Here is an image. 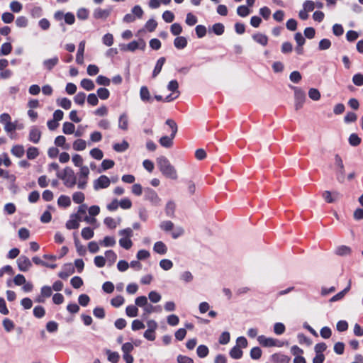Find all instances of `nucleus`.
<instances>
[{
    "mask_svg": "<svg viewBox=\"0 0 363 363\" xmlns=\"http://www.w3.org/2000/svg\"><path fill=\"white\" fill-rule=\"evenodd\" d=\"M157 164L160 171L165 177L172 180L177 179V172L167 157L164 156L157 157Z\"/></svg>",
    "mask_w": 363,
    "mask_h": 363,
    "instance_id": "obj_1",
    "label": "nucleus"
},
{
    "mask_svg": "<svg viewBox=\"0 0 363 363\" xmlns=\"http://www.w3.org/2000/svg\"><path fill=\"white\" fill-rule=\"evenodd\" d=\"M57 177L62 180L67 188H73L77 184V177L73 169L69 167H66L61 172H57Z\"/></svg>",
    "mask_w": 363,
    "mask_h": 363,
    "instance_id": "obj_2",
    "label": "nucleus"
},
{
    "mask_svg": "<svg viewBox=\"0 0 363 363\" xmlns=\"http://www.w3.org/2000/svg\"><path fill=\"white\" fill-rule=\"evenodd\" d=\"M167 89L172 91V94L166 96L164 102H170L179 96V84L177 80H171L167 86Z\"/></svg>",
    "mask_w": 363,
    "mask_h": 363,
    "instance_id": "obj_3",
    "label": "nucleus"
},
{
    "mask_svg": "<svg viewBox=\"0 0 363 363\" xmlns=\"http://www.w3.org/2000/svg\"><path fill=\"white\" fill-rule=\"evenodd\" d=\"M145 199L148 201L152 206H158L161 203V199L157 193L151 188H146L145 189Z\"/></svg>",
    "mask_w": 363,
    "mask_h": 363,
    "instance_id": "obj_4",
    "label": "nucleus"
},
{
    "mask_svg": "<svg viewBox=\"0 0 363 363\" xmlns=\"http://www.w3.org/2000/svg\"><path fill=\"white\" fill-rule=\"evenodd\" d=\"M335 164L337 167V180L342 183L345 180V167L341 157L339 155H335Z\"/></svg>",
    "mask_w": 363,
    "mask_h": 363,
    "instance_id": "obj_5",
    "label": "nucleus"
},
{
    "mask_svg": "<svg viewBox=\"0 0 363 363\" xmlns=\"http://www.w3.org/2000/svg\"><path fill=\"white\" fill-rule=\"evenodd\" d=\"M111 184V179L106 175H101L99 178L93 182V187L95 191L101 189H106Z\"/></svg>",
    "mask_w": 363,
    "mask_h": 363,
    "instance_id": "obj_6",
    "label": "nucleus"
},
{
    "mask_svg": "<svg viewBox=\"0 0 363 363\" xmlns=\"http://www.w3.org/2000/svg\"><path fill=\"white\" fill-rule=\"evenodd\" d=\"M294 99H295V108L296 110L300 109L306 100V94L301 89L294 88Z\"/></svg>",
    "mask_w": 363,
    "mask_h": 363,
    "instance_id": "obj_7",
    "label": "nucleus"
},
{
    "mask_svg": "<svg viewBox=\"0 0 363 363\" xmlns=\"http://www.w3.org/2000/svg\"><path fill=\"white\" fill-rule=\"evenodd\" d=\"M17 265L20 271L27 272L32 267V263L28 257L24 255H21L17 259Z\"/></svg>",
    "mask_w": 363,
    "mask_h": 363,
    "instance_id": "obj_8",
    "label": "nucleus"
},
{
    "mask_svg": "<svg viewBox=\"0 0 363 363\" xmlns=\"http://www.w3.org/2000/svg\"><path fill=\"white\" fill-rule=\"evenodd\" d=\"M140 99V100L145 103H152L153 98L151 96L150 92L147 86H142L140 89L139 91Z\"/></svg>",
    "mask_w": 363,
    "mask_h": 363,
    "instance_id": "obj_9",
    "label": "nucleus"
},
{
    "mask_svg": "<svg viewBox=\"0 0 363 363\" xmlns=\"http://www.w3.org/2000/svg\"><path fill=\"white\" fill-rule=\"evenodd\" d=\"M145 47V43L143 40H140V42L132 41L127 45H123L121 46L122 50H129L131 52L135 51V50L140 48L144 49Z\"/></svg>",
    "mask_w": 363,
    "mask_h": 363,
    "instance_id": "obj_10",
    "label": "nucleus"
},
{
    "mask_svg": "<svg viewBox=\"0 0 363 363\" xmlns=\"http://www.w3.org/2000/svg\"><path fill=\"white\" fill-rule=\"evenodd\" d=\"M81 216L78 214H72L66 223V228L69 230L77 229L79 227Z\"/></svg>",
    "mask_w": 363,
    "mask_h": 363,
    "instance_id": "obj_11",
    "label": "nucleus"
},
{
    "mask_svg": "<svg viewBox=\"0 0 363 363\" xmlns=\"http://www.w3.org/2000/svg\"><path fill=\"white\" fill-rule=\"evenodd\" d=\"M74 272V267L71 263H67L63 265L62 271L58 274L59 277L61 279H67Z\"/></svg>",
    "mask_w": 363,
    "mask_h": 363,
    "instance_id": "obj_12",
    "label": "nucleus"
},
{
    "mask_svg": "<svg viewBox=\"0 0 363 363\" xmlns=\"http://www.w3.org/2000/svg\"><path fill=\"white\" fill-rule=\"evenodd\" d=\"M52 294V289L49 286H43L40 289V295L36 298V301L38 303H43L46 298L51 296Z\"/></svg>",
    "mask_w": 363,
    "mask_h": 363,
    "instance_id": "obj_13",
    "label": "nucleus"
},
{
    "mask_svg": "<svg viewBox=\"0 0 363 363\" xmlns=\"http://www.w3.org/2000/svg\"><path fill=\"white\" fill-rule=\"evenodd\" d=\"M322 196L327 203H331L337 201L341 196V194L338 191H325Z\"/></svg>",
    "mask_w": 363,
    "mask_h": 363,
    "instance_id": "obj_14",
    "label": "nucleus"
},
{
    "mask_svg": "<svg viewBox=\"0 0 363 363\" xmlns=\"http://www.w3.org/2000/svg\"><path fill=\"white\" fill-rule=\"evenodd\" d=\"M258 342L264 347H274L277 345V340L272 337H267L264 335L257 337Z\"/></svg>",
    "mask_w": 363,
    "mask_h": 363,
    "instance_id": "obj_15",
    "label": "nucleus"
},
{
    "mask_svg": "<svg viewBox=\"0 0 363 363\" xmlns=\"http://www.w3.org/2000/svg\"><path fill=\"white\" fill-rule=\"evenodd\" d=\"M111 12V8L106 9L97 8L94 11L93 16L96 19H106L110 16Z\"/></svg>",
    "mask_w": 363,
    "mask_h": 363,
    "instance_id": "obj_16",
    "label": "nucleus"
},
{
    "mask_svg": "<svg viewBox=\"0 0 363 363\" xmlns=\"http://www.w3.org/2000/svg\"><path fill=\"white\" fill-rule=\"evenodd\" d=\"M59 62V58L57 56H54L52 58L45 60L43 62V67L47 70H52Z\"/></svg>",
    "mask_w": 363,
    "mask_h": 363,
    "instance_id": "obj_17",
    "label": "nucleus"
},
{
    "mask_svg": "<svg viewBox=\"0 0 363 363\" xmlns=\"http://www.w3.org/2000/svg\"><path fill=\"white\" fill-rule=\"evenodd\" d=\"M85 50V41H81L79 44L78 50L76 56V62L79 65L84 63V53Z\"/></svg>",
    "mask_w": 363,
    "mask_h": 363,
    "instance_id": "obj_18",
    "label": "nucleus"
},
{
    "mask_svg": "<svg viewBox=\"0 0 363 363\" xmlns=\"http://www.w3.org/2000/svg\"><path fill=\"white\" fill-rule=\"evenodd\" d=\"M41 137V132L39 129L35 127H33L30 129L29 132V140L33 142V143H38Z\"/></svg>",
    "mask_w": 363,
    "mask_h": 363,
    "instance_id": "obj_19",
    "label": "nucleus"
},
{
    "mask_svg": "<svg viewBox=\"0 0 363 363\" xmlns=\"http://www.w3.org/2000/svg\"><path fill=\"white\" fill-rule=\"evenodd\" d=\"M176 208V204L174 201L169 200L165 205V213L167 216L173 218L174 216V212Z\"/></svg>",
    "mask_w": 363,
    "mask_h": 363,
    "instance_id": "obj_20",
    "label": "nucleus"
},
{
    "mask_svg": "<svg viewBox=\"0 0 363 363\" xmlns=\"http://www.w3.org/2000/svg\"><path fill=\"white\" fill-rule=\"evenodd\" d=\"M154 251L160 255H165L167 252L166 245L162 241H157L155 243L153 247Z\"/></svg>",
    "mask_w": 363,
    "mask_h": 363,
    "instance_id": "obj_21",
    "label": "nucleus"
},
{
    "mask_svg": "<svg viewBox=\"0 0 363 363\" xmlns=\"http://www.w3.org/2000/svg\"><path fill=\"white\" fill-rule=\"evenodd\" d=\"M335 252L339 256H348L351 254L352 250L349 246L340 245L336 247Z\"/></svg>",
    "mask_w": 363,
    "mask_h": 363,
    "instance_id": "obj_22",
    "label": "nucleus"
},
{
    "mask_svg": "<svg viewBox=\"0 0 363 363\" xmlns=\"http://www.w3.org/2000/svg\"><path fill=\"white\" fill-rule=\"evenodd\" d=\"M165 61L166 60L164 57H162L157 60L152 72L153 78H155L160 73Z\"/></svg>",
    "mask_w": 363,
    "mask_h": 363,
    "instance_id": "obj_23",
    "label": "nucleus"
},
{
    "mask_svg": "<svg viewBox=\"0 0 363 363\" xmlns=\"http://www.w3.org/2000/svg\"><path fill=\"white\" fill-rule=\"evenodd\" d=\"M252 39L257 43L265 46L268 43V38L266 35L258 33L252 35Z\"/></svg>",
    "mask_w": 363,
    "mask_h": 363,
    "instance_id": "obj_24",
    "label": "nucleus"
},
{
    "mask_svg": "<svg viewBox=\"0 0 363 363\" xmlns=\"http://www.w3.org/2000/svg\"><path fill=\"white\" fill-rule=\"evenodd\" d=\"M274 363H289L290 357L283 354H274L272 356Z\"/></svg>",
    "mask_w": 363,
    "mask_h": 363,
    "instance_id": "obj_25",
    "label": "nucleus"
},
{
    "mask_svg": "<svg viewBox=\"0 0 363 363\" xmlns=\"http://www.w3.org/2000/svg\"><path fill=\"white\" fill-rule=\"evenodd\" d=\"M174 138V137H172L171 135L169 136H162L159 142L162 147L169 148L173 145Z\"/></svg>",
    "mask_w": 363,
    "mask_h": 363,
    "instance_id": "obj_26",
    "label": "nucleus"
},
{
    "mask_svg": "<svg viewBox=\"0 0 363 363\" xmlns=\"http://www.w3.org/2000/svg\"><path fill=\"white\" fill-rule=\"evenodd\" d=\"M174 45L177 49H184L187 45V40L183 36L177 37L174 40Z\"/></svg>",
    "mask_w": 363,
    "mask_h": 363,
    "instance_id": "obj_27",
    "label": "nucleus"
},
{
    "mask_svg": "<svg viewBox=\"0 0 363 363\" xmlns=\"http://www.w3.org/2000/svg\"><path fill=\"white\" fill-rule=\"evenodd\" d=\"M118 128L123 130H126L128 128V118L126 113H123L118 119Z\"/></svg>",
    "mask_w": 363,
    "mask_h": 363,
    "instance_id": "obj_28",
    "label": "nucleus"
},
{
    "mask_svg": "<svg viewBox=\"0 0 363 363\" xmlns=\"http://www.w3.org/2000/svg\"><path fill=\"white\" fill-rule=\"evenodd\" d=\"M80 85L86 91H91L95 88L94 83L89 79H83L80 82Z\"/></svg>",
    "mask_w": 363,
    "mask_h": 363,
    "instance_id": "obj_29",
    "label": "nucleus"
},
{
    "mask_svg": "<svg viewBox=\"0 0 363 363\" xmlns=\"http://www.w3.org/2000/svg\"><path fill=\"white\" fill-rule=\"evenodd\" d=\"M104 224L111 229H114L121 222V218H118V220H116L114 218L111 217H106L104 220Z\"/></svg>",
    "mask_w": 363,
    "mask_h": 363,
    "instance_id": "obj_30",
    "label": "nucleus"
},
{
    "mask_svg": "<svg viewBox=\"0 0 363 363\" xmlns=\"http://www.w3.org/2000/svg\"><path fill=\"white\" fill-rule=\"evenodd\" d=\"M86 143L82 139H77L73 143V149L76 151H82L86 149Z\"/></svg>",
    "mask_w": 363,
    "mask_h": 363,
    "instance_id": "obj_31",
    "label": "nucleus"
},
{
    "mask_svg": "<svg viewBox=\"0 0 363 363\" xmlns=\"http://www.w3.org/2000/svg\"><path fill=\"white\" fill-rule=\"evenodd\" d=\"M242 351L239 347L234 346L230 351V356L235 359H240L242 356Z\"/></svg>",
    "mask_w": 363,
    "mask_h": 363,
    "instance_id": "obj_32",
    "label": "nucleus"
},
{
    "mask_svg": "<svg viewBox=\"0 0 363 363\" xmlns=\"http://www.w3.org/2000/svg\"><path fill=\"white\" fill-rule=\"evenodd\" d=\"M160 228L164 232H169L174 229V223L170 220H163L160 223Z\"/></svg>",
    "mask_w": 363,
    "mask_h": 363,
    "instance_id": "obj_33",
    "label": "nucleus"
},
{
    "mask_svg": "<svg viewBox=\"0 0 363 363\" xmlns=\"http://www.w3.org/2000/svg\"><path fill=\"white\" fill-rule=\"evenodd\" d=\"M57 204L60 206L68 207L71 204L70 198L68 196L61 195L57 199Z\"/></svg>",
    "mask_w": 363,
    "mask_h": 363,
    "instance_id": "obj_34",
    "label": "nucleus"
},
{
    "mask_svg": "<svg viewBox=\"0 0 363 363\" xmlns=\"http://www.w3.org/2000/svg\"><path fill=\"white\" fill-rule=\"evenodd\" d=\"M125 313L129 317H136L138 314V309L135 305H129L125 308Z\"/></svg>",
    "mask_w": 363,
    "mask_h": 363,
    "instance_id": "obj_35",
    "label": "nucleus"
},
{
    "mask_svg": "<svg viewBox=\"0 0 363 363\" xmlns=\"http://www.w3.org/2000/svg\"><path fill=\"white\" fill-rule=\"evenodd\" d=\"M11 152L13 155L20 158V157H23L25 151H24V147L22 145H16L12 147Z\"/></svg>",
    "mask_w": 363,
    "mask_h": 363,
    "instance_id": "obj_36",
    "label": "nucleus"
},
{
    "mask_svg": "<svg viewBox=\"0 0 363 363\" xmlns=\"http://www.w3.org/2000/svg\"><path fill=\"white\" fill-rule=\"evenodd\" d=\"M106 353L108 355V360L113 363H117L120 359V355L117 352H112L110 350H106Z\"/></svg>",
    "mask_w": 363,
    "mask_h": 363,
    "instance_id": "obj_37",
    "label": "nucleus"
},
{
    "mask_svg": "<svg viewBox=\"0 0 363 363\" xmlns=\"http://www.w3.org/2000/svg\"><path fill=\"white\" fill-rule=\"evenodd\" d=\"M180 280L184 283H190L194 279V276L189 271L183 272L179 276Z\"/></svg>",
    "mask_w": 363,
    "mask_h": 363,
    "instance_id": "obj_38",
    "label": "nucleus"
},
{
    "mask_svg": "<svg viewBox=\"0 0 363 363\" xmlns=\"http://www.w3.org/2000/svg\"><path fill=\"white\" fill-rule=\"evenodd\" d=\"M99 244L104 247H113L116 245V240L113 237L106 236L99 242Z\"/></svg>",
    "mask_w": 363,
    "mask_h": 363,
    "instance_id": "obj_39",
    "label": "nucleus"
},
{
    "mask_svg": "<svg viewBox=\"0 0 363 363\" xmlns=\"http://www.w3.org/2000/svg\"><path fill=\"white\" fill-rule=\"evenodd\" d=\"M57 103L60 106L66 110L69 109L72 106V102L67 98L58 99Z\"/></svg>",
    "mask_w": 363,
    "mask_h": 363,
    "instance_id": "obj_40",
    "label": "nucleus"
},
{
    "mask_svg": "<svg viewBox=\"0 0 363 363\" xmlns=\"http://www.w3.org/2000/svg\"><path fill=\"white\" fill-rule=\"evenodd\" d=\"M128 147H129L128 143L125 140H123L121 143H116L113 145V149L116 152H122L125 151L128 148Z\"/></svg>",
    "mask_w": 363,
    "mask_h": 363,
    "instance_id": "obj_41",
    "label": "nucleus"
},
{
    "mask_svg": "<svg viewBox=\"0 0 363 363\" xmlns=\"http://www.w3.org/2000/svg\"><path fill=\"white\" fill-rule=\"evenodd\" d=\"M209 350L207 346L201 345L197 347V355L201 358H204L208 354Z\"/></svg>",
    "mask_w": 363,
    "mask_h": 363,
    "instance_id": "obj_42",
    "label": "nucleus"
},
{
    "mask_svg": "<svg viewBox=\"0 0 363 363\" xmlns=\"http://www.w3.org/2000/svg\"><path fill=\"white\" fill-rule=\"evenodd\" d=\"M119 245L121 247L125 250H129L133 246V242L130 238H121L119 240Z\"/></svg>",
    "mask_w": 363,
    "mask_h": 363,
    "instance_id": "obj_43",
    "label": "nucleus"
},
{
    "mask_svg": "<svg viewBox=\"0 0 363 363\" xmlns=\"http://www.w3.org/2000/svg\"><path fill=\"white\" fill-rule=\"evenodd\" d=\"M75 126L70 122H65L63 124L62 131L65 134H72L74 133Z\"/></svg>",
    "mask_w": 363,
    "mask_h": 363,
    "instance_id": "obj_44",
    "label": "nucleus"
},
{
    "mask_svg": "<svg viewBox=\"0 0 363 363\" xmlns=\"http://www.w3.org/2000/svg\"><path fill=\"white\" fill-rule=\"evenodd\" d=\"M66 138L63 135H59L55 139V145L56 146L62 147L65 150L69 148V145H65Z\"/></svg>",
    "mask_w": 363,
    "mask_h": 363,
    "instance_id": "obj_45",
    "label": "nucleus"
},
{
    "mask_svg": "<svg viewBox=\"0 0 363 363\" xmlns=\"http://www.w3.org/2000/svg\"><path fill=\"white\" fill-rule=\"evenodd\" d=\"M148 303V298L145 296H140L135 298V304L136 306L144 308Z\"/></svg>",
    "mask_w": 363,
    "mask_h": 363,
    "instance_id": "obj_46",
    "label": "nucleus"
},
{
    "mask_svg": "<svg viewBox=\"0 0 363 363\" xmlns=\"http://www.w3.org/2000/svg\"><path fill=\"white\" fill-rule=\"evenodd\" d=\"M16 177L14 176V179L12 181H9L8 188L11 194H16L19 191V187L16 183Z\"/></svg>",
    "mask_w": 363,
    "mask_h": 363,
    "instance_id": "obj_47",
    "label": "nucleus"
},
{
    "mask_svg": "<svg viewBox=\"0 0 363 363\" xmlns=\"http://www.w3.org/2000/svg\"><path fill=\"white\" fill-rule=\"evenodd\" d=\"M84 194L81 191H77L72 194V200L75 203H82L84 201Z\"/></svg>",
    "mask_w": 363,
    "mask_h": 363,
    "instance_id": "obj_48",
    "label": "nucleus"
},
{
    "mask_svg": "<svg viewBox=\"0 0 363 363\" xmlns=\"http://www.w3.org/2000/svg\"><path fill=\"white\" fill-rule=\"evenodd\" d=\"M94 230L89 228L86 227L82 230V236L85 240H89L94 237Z\"/></svg>",
    "mask_w": 363,
    "mask_h": 363,
    "instance_id": "obj_49",
    "label": "nucleus"
},
{
    "mask_svg": "<svg viewBox=\"0 0 363 363\" xmlns=\"http://www.w3.org/2000/svg\"><path fill=\"white\" fill-rule=\"evenodd\" d=\"M251 11L246 6H239L237 9V13L241 17H246L250 13Z\"/></svg>",
    "mask_w": 363,
    "mask_h": 363,
    "instance_id": "obj_50",
    "label": "nucleus"
},
{
    "mask_svg": "<svg viewBox=\"0 0 363 363\" xmlns=\"http://www.w3.org/2000/svg\"><path fill=\"white\" fill-rule=\"evenodd\" d=\"M147 298H149L151 302L156 303L160 301L162 296L158 292L155 291H151L148 294Z\"/></svg>",
    "mask_w": 363,
    "mask_h": 363,
    "instance_id": "obj_51",
    "label": "nucleus"
},
{
    "mask_svg": "<svg viewBox=\"0 0 363 363\" xmlns=\"http://www.w3.org/2000/svg\"><path fill=\"white\" fill-rule=\"evenodd\" d=\"M160 267L162 269L167 271L172 268L173 262L170 259H163L160 260Z\"/></svg>",
    "mask_w": 363,
    "mask_h": 363,
    "instance_id": "obj_52",
    "label": "nucleus"
},
{
    "mask_svg": "<svg viewBox=\"0 0 363 363\" xmlns=\"http://www.w3.org/2000/svg\"><path fill=\"white\" fill-rule=\"evenodd\" d=\"M26 155L29 160H34L38 156L39 152L37 147H30L28 148Z\"/></svg>",
    "mask_w": 363,
    "mask_h": 363,
    "instance_id": "obj_53",
    "label": "nucleus"
},
{
    "mask_svg": "<svg viewBox=\"0 0 363 363\" xmlns=\"http://www.w3.org/2000/svg\"><path fill=\"white\" fill-rule=\"evenodd\" d=\"M106 255V260H107L108 262H110V265L113 264L117 258L116 254L113 250H107L105 252Z\"/></svg>",
    "mask_w": 363,
    "mask_h": 363,
    "instance_id": "obj_54",
    "label": "nucleus"
},
{
    "mask_svg": "<svg viewBox=\"0 0 363 363\" xmlns=\"http://www.w3.org/2000/svg\"><path fill=\"white\" fill-rule=\"evenodd\" d=\"M308 96L313 101H318L320 98V93L317 89L311 88L308 91Z\"/></svg>",
    "mask_w": 363,
    "mask_h": 363,
    "instance_id": "obj_55",
    "label": "nucleus"
},
{
    "mask_svg": "<svg viewBox=\"0 0 363 363\" xmlns=\"http://www.w3.org/2000/svg\"><path fill=\"white\" fill-rule=\"evenodd\" d=\"M143 309V318H145L147 315L157 311V307L153 306L152 305L150 304L149 303Z\"/></svg>",
    "mask_w": 363,
    "mask_h": 363,
    "instance_id": "obj_56",
    "label": "nucleus"
},
{
    "mask_svg": "<svg viewBox=\"0 0 363 363\" xmlns=\"http://www.w3.org/2000/svg\"><path fill=\"white\" fill-rule=\"evenodd\" d=\"M97 96L101 100H106L109 97L110 92L106 88H99L97 90Z\"/></svg>",
    "mask_w": 363,
    "mask_h": 363,
    "instance_id": "obj_57",
    "label": "nucleus"
},
{
    "mask_svg": "<svg viewBox=\"0 0 363 363\" xmlns=\"http://www.w3.org/2000/svg\"><path fill=\"white\" fill-rule=\"evenodd\" d=\"M131 13L135 18H141L143 16L144 12L140 6L136 5L133 6V8L131 9Z\"/></svg>",
    "mask_w": 363,
    "mask_h": 363,
    "instance_id": "obj_58",
    "label": "nucleus"
},
{
    "mask_svg": "<svg viewBox=\"0 0 363 363\" xmlns=\"http://www.w3.org/2000/svg\"><path fill=\"white\" fill-rule=\"evenodd\" d=\"M96 82L99 85L102 86H109L111 84V79L103 75H99L96 77Z\"/></svg>",
    "mask_w": 363,
    "mask_h": 363,
    "instance_id": "obj_59",
    "label": "nucleus"
},
{
    "mask_svg": "<svg viewBox=\"0 0 363 363\" xmlns=\"http://www.w3.org/2000/svg\"><path fill=\"white\" fill-rule=\"evenodd\" d=\"M213 32L217 35H220L224 33V26L220 23H217L212 26Z\"/></svg>",
    "mask_w": 363,
    "mask_h": 363,
    "instance_id": "obj_60",
    "label": "nucleus"
},
{
    "mask_svg": "<svg viewBox=\"0 0 363 363\" xmlns=\"http://www.w3.org/2000/svg\"><path fill=\"white\" fill-rule=\"evenodd\" d=\"M90 155L93 158L100 160L103 158L104 153L100 149L96 147V148H93L92 150H91Z\"/></svg>",
    "mask_w": 363,
    "mask_h": 363,
    "instance_id": "obj_61",
    "label": "nucleus"
},
{
    "mask_svg": "<svg viewBox=\"0 0 363 363\" xmlns=\"http://www.w3.org/2000/svg\"><path fill=\"white\" fill-rule=\"evenodd\" d=\"M45 314V308L41 306H37L33 308V315L38 318H43Z\"/></svg>",
    "mask_w": 363,
    "mask_h": 363,
    "instance_id": "obj_62",
    "label": "nucleus"
},
{
    "mask_svg": "<svg viewBox=\"0 0 363 363\" xmlns=\"http://www.w3.org/2000/svg\"><path fill=\"white\" fill-rule=\"evenodd\" d=\"M86 94L84 92H79L74 97V101L79 105H83L85 102Z\"/></svg>",
    "mask_w": 363,
    "mask_h": 363,
    "instance_id": "obj_63",
    "label": "nucleus"
},
{
    "mask_svg": "<svg viewBox=\"0 0 363 363\" xmlns=\"http://www.w3.org/2000/svg\"><path fill=\"white\" fill-rule=\"evenodd\" d=\"M352 82L356 86H362L363 85V75L361 73L355 74L352 77Z\"/></svg>",
    "mask_w": 363,
    "mask_h": 363,
    "instance_id": "obj_64",
    "label": "nucleus"
}]
</instances>
